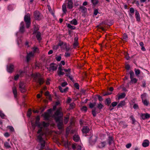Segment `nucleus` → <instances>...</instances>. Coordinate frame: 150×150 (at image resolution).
I'll list each match as a JSON object with an SVG mask.
<instances>
[{"label": "nucleus", "instance_id": "22", "mask_svg": "<svg viewBox=\"0 0 150 150\" xmlns=\"http://www.w3.org/2000/svg\"><path fill=\"white\" fill-rule=\"evenodd\" d=\"M108 143L110 145L114 143V141L112 137H109L108 139Z\"/></svg>", "mask_w": 150, "mask_h": 150}, {"label": "nucleus", "instance_id": "38", "mask_svg": "<svg viewBox=\"0 0 150 150\" xmlns=\"http://www.w3.org/2000/svg\"><path fill=\"white\" fill-rule=\"evenodd\" d=\"M0 116L2 119H5L6 117L5 115L1 111H0Z\"/></svg>", "mask_w": 150, "mask_h": 150}, {"label": "nucleus", "instance_id": "25", "mask_svg": "<svg viewBox=\"0 0 150 150\" xmlns=\"http://www.w3.org/2000/svg\"><path fill=\"white\" fill-rule=\"evenodd\" d=\"M105 145V142H101L99 144L98 147L99 148H101L104 147Z\"/></svg>", "mask_w": 150, "mask_h": 150}, {"label": "nucleus", "instance_id": "43", "mask_svg": "<svg viewBox=\"0 0 150 150\" xmlns=\"http://www.w3.org/2000/svg\"><path fill=\"white\" fill-rule=\"evenodd\" d=\"M122 38H123V39L124 40H127V39L128 38V37H127V35L126 34H124L123 35Z\"/></svg>", "mask_w": 150, "mask_h": 150}, {"label": "nucleus", "instance_id": "5", "mask_svg": "<svg viewBox=\"0 0 150 150\" xmlns=\"http://www.w3.org/2000/svg\"><path fill=\"white\" fill-rule=\"evenodd\" d=\"M24 20L26 23V27L28 28L30 25V15L28 14L25 16Z\"/></svg>", "mask_w": 150, "mask_h": 150}, {"label": "nucleus", "instance_id": "19", "mask_svg": "<svg viewBox=\"0 0 150 150\" xmlns=\"http://www.w3.org/2000/svg\"><path fill=\"white\" fill-rule=\"evenodd\" d=\"M68 1V6L69 8L71 9L73 8V3L72 0H67Z\"/></svg>", "mask_w": 150, "mask_h": 150}, {"label": "nucleus", "instance_id": "8", "mask_svg": "<svg viewBox=\"0 0 150 150\" xmlns=\"http://www.w3.org/2000/svg\"><path fill=\"white\" fill-rule=\"evenodd\" d=\"M58 66L57 64L54 63H52L50 64V67L47 68L48 70L50 71H54L57 70Z\"/></svg>", "mask_w": 150, "mask_h": 150}, {"label": "nucleus", "instance_id": "63", "mask_svg": "<svg viewBox=\"0 0 150 150\" xmlns=\"http://www.w3.org/2000/svg\"><path fill=\"white\" fill-rule=\"evenodd\" d=\"M71 70V69H64V70L65 72H70Z\"/></svg>", "mask_w": 150, "mask_h": 150}, {"label": "nucleus", "instance_id": "41", "mask_svg": "<svg viewBox=\"0 0 150 150\" xmlns=\"http://www.w3.org/2000/svg\"><path fill=\"white\" fill-rule=\"evenodd\" d=\"M31 110L30 109H29L27 113V115L28 117H30L31 114Z\"/></svg>", "mask_w": 150, "mask_h": 150}, {"label": "nucleus", "instance_id": "2", "mask_svg": "<svg viewBox=\"0 0 150 150\" xmlns=\"http://www.w3.org/2000/svg\"><path fill=\"white\" fill-rule=\"evenodd\" d=\"M44 134V133H42L39 134V135L38 136V139L40 144L37 145V147L39 150H42L45 148V142L42 138V136Z\"/></svg>", "mask_w": 150, "mask_h": 150}, {"label": "nucleus", "instance_id": "17", "mask_svg": "<svg viewBox=\"0 0 150 150\" xmlns=\"http://www.w3.org/2000/svg\"><path fill=\"white\" fill-rule=\"evenodd\" d=\"M20 31L21 33H23L24 31V23L22 22L21 23V27L20 29Z\"/></svg>", "mask_w": 150, "mask_h": 150}, {"label": "nucleus", "instance_id": "18", "mask_svg": "<svg viewBox=\"0 0 150 150\" xmlns=\"http://www.w3.org/2000/svg\"><path fill=\"white\" fill-rule=\"evenodd\" d=\"M43 116L45 120H48L50 117V115L48 112H45L43 115Z\"/></svg>", "mask_w": 150, "mask_h": 150}, {"label": "nucleus", "instance_id": "45", "mask_svg": "<svg viewBox=\"0 0 150 150\" xmlns=\"http://www.w3.org/2000/svg\"><path fill=\"white\" fill-rule=\"evenodd\" d=\"M67 27L71 29H74L75 28V27L73 26L70 24H68L67 25Z\"/></svg>", "mask_w": 150, "mask_h": 150}, {"label": "nucleus", "instance_id": "64", "mask_svg": "<svg viewBox=\"0 0 150 150\" xmlns=\"http://www.w3.org/2000/svg\"><path fill=\"white\" fill-rule=\"evenodd\" d=\"M133 108L134 109H137L138 108V106L137 104H134L133 106Z\"/></svg>", "mask_w": 150, "mask_h": 150}, {"label": "nucleus", "instance_id": "61", "mask_svg": "<svg viewBox=\"0 0 150 150\" xmlns=\"http://www.w3.org/2000/svg\"><path fill=\"white\" fill-rule=\"evenodd\" d=\"M19 73L20 74V76H22V74H23V73H24L25 72H24L22 71V70H20L19 71Z\"/></svg>", "mask_w": 150, "mask_h": 150}, {"label": "nucleus", "instance_id": "48", "mask_svg": "<svg viewBox=\"0 0 150 150\" xmlns=\"http://www.w3.org/2000/svg\"><path fill=\"white\" fill-rule=\"evenodd\" d=\"M55 59L57 61H60L61 59V56H59L56 57Z\"/></svg>", "mask_w": 150, "mask_h": 150}, {"label": "nucleus", "instance_id": "1", "mask_svg": "<svg viewBox=\"0 0 150 150\" xmlns=\"http://www.w3.org/2000/svg\"><path fill=\"white\" fill-rule=\"evenodd\" d=\"M61 108H59L55 113L54 115L56 121L58 122L57 127L59 129H62L63 127V122L62 120H61V117L63 115V114L61 112Z\"/></svg>", "mask_w": 150, "mask_h": 150}, {"label": "nucleus", "instance_id": "27", "mask_svg": "<svg viewBox=\"0 0 150 150\" xmlns=\"http://www.w3.org/2000/svg\"><path fill=\"white\" fill-rule=\"evenodd\" d=\"M143 104L145 106H147L149 105V101H148L146 99H145L142 101Z\"/></svg>", "mask_w": 150, "mask_h": 150}, {"label": "nucleus", "instance_id": "56", "mask_svg": "<svg viewBox=\"0 0 150 150\" xmlns=\"http://www.w3.org/2000/svg\"><path fill=\"white\" fill-rule=\"evenodd\" d=\"M67 84V82H64L62 83L61 84V86L63 87H65Z\"/></svg>", "mask_w": 150, "mask_h": 150}, {"label": "nucleus", "instance_id": "50", "mask_svg": "<svg viewBox=\"0 0 150 150\" xmlns=\"http://www.w3.org/2000/svg\"><path fill=\"white\" fill-rule=\"evenodd\" d=\"M96 105V103H90L89 104V107L90 108H93Z\"/></svg>", "mask_w": 150, "mask_h": 150}, {"label": "nucleus", "instance_id": "12", "mask_svg": "<svg viewBox=\"0 0 150 150\" xmlns=\"http://www.w3.org/2000/svg\"><path fill=\"white\" fill-rule=\"evenodd\" d=\"M141 117L142 119L144 120L150 117V115L147 113H142L141 114Z\"/></svg>", "mask_w": 150, "mask_h": 150}, {"label": "nucleus", "instance_id": "35", "mask_svg": "<svg viewBox=\"0 0 150 150\" xmlns=\"http://www.w3.org/2000/svg\"><path fill=\"white\" fill-rule=\"evenodd\" d=\"M131 79V81L133 83H136L137 81V79L136 78H132L130 79Z\"/></svg>", "mask_w": 150, "mask_h": 150}, {"label": "nucleus", "instance_id": "29", "mask_svg": "<svg viewBox=\"0 0 150 150\" xmlns=\"http://www.w3.org/2000/svg\"><path fill=\"white\" fill-rule=\"evenodd\" d=\"M80 8L81 9V12L83 13H85L87 11V8L84 6H81Z\"/></svg>", "mask_w": 150, "mask_h": 150}, {"label": "nucleus", "instance_id": "52", "mask_svg": "<svg viewBox=\"0 0 150 150\" xmlns=\"http://www.w3.org/2000/svg\"><path fill=\"white\" fill-rule=\"evenodd\" d=\"M92 3L94 5L98 3V1L97 0H91Z\"/></svg>", "mask_w": 150, "mask_h": 150}, {"label": "nucleus", "instance_id": "4", "mask_svg": "<svg viewBox=\"0 0 150 150\" xmlns=\"http://www.w3.org/2000/svg\"><path fill=\"white\" fill-rule=\"evenodd\" d=\"M33 77L35 81L41 85L44 82V80L39 73H36L33 74Z\"/></svg>", "mask_w": 150, "mask_h": 150}, {"label": "nucleus", "instance_id": "51", "mask_svg": "<svg viewBox=\"0 0 150 150\" xmlns=\"http://www.w3.org/2000/svg\"><path fill=\"white\" fill-rule=\"evenodd\" d=\"M92 113L94 117H95L96 115V110H93L92 111Z\"/></svg>", "mask_w": 150, "mask_h": 150}, {"label": "nucleus", "instance_id": "21", "mask_svg": "<svg viewBox=\"0 0 150 150\" xmlns=\"http://www.w3.org/2000/svg\"><path fill=\"white\" fill-rule=\"evenodd\" d=\"M59 89L61 92L63 93L67 92V91L68 88H63L62 87L59 86Z\"/></svg>", "mask_w": 150, "mask_h": 150}, {"label": "nucleus", "instance_id": "46", "mask_svg": "<svg viewBox=\"0 0 150 150\" xmlns=\"http://www.w3.org/2000/svg\"><path fill=\"white\" fill-rule=\"evenodd\" d=\"M69 117H65L64 120V122L65 123L67 124L69 121Z\"/></svg>", "mask_w": 150, "mask_h": 150}, {"label": "nucleus", "instance_id": "58", "mask_svg": "<svg viewBox=\"0 0 150 150\" xmlns=\"http://www.w3.org/2000/svg\"><path fill=\"white\" fill-rule=\"evenodd\" d=\"M98 13V10L97 9H95L94 10V14L95 16H96Z\"/></svg>", "mask_w": 150, "mask_h": 150}, {"label": "nucleus", "instance_id": "15", "mask_svg": "<svg viewBox=\"0 0 150 150\" xmlns=\"http://www.w3.org/2000/svg\"><path fill=\"white\" fill-rule=\"evenodd\" d=\"M135 18L136 19L137 21L139 22L140 21V15L139 12L137 11H136L135 12Z\"/></svg>", "mask_w": 150, "mask_h": 150}, {"label": "nucleus", "instance_id": "3", "mask_svg": "<svg viewBox=\"0 0 150 150\" xmlns=\"http://www.w3.org/2000/svg\"><path fill=\"white\" fill-rule=\"evenodd\" d=\"M35 124L38 127L40 128L38 132V134L44 133L42 131V129L43 127H46L49 126V124L48 122H42L41 123H40L39 121H35Z\"/></svg>", "mask_w": 150, "mask_h": 150}, {"label": "nucleus", "instance_id": "13", "mask_svg": "<svg viewBox=\"0 0 150 150\" xmlns=\"http://www.w3.org/2000/svg\"><path fill=\"white\" fill-rule=\"evenodd\" d=\"M72 147L74 150L75 149H76L77 150H81V146L76 144H73L72 145Z\"/></svg>", "mask_w": 150, "mask_h": 150}, {"label": "nucleus", "instance_id": "59", "mask_svg": "<svg viewBox=\"0 0 150 150\" xmlns=\"http://www.w3.org/2000/svg\"><path fill=\"white\" fill-rule=\"evenodd\" d=\"M19 75L18 74H17L15 76L14 78V79L16 81L17 80L18 78H19Z\"/></svg>", "mask_w": 150, "mask_h": 150}, {"label": "nucleus", "instance_id": "10", "mask_svg": "<svg viewBox=\"0 0 150 150\" xmlns=\"http://www.w3.org/2000/svg\"><path fill=\"white\" fill-rule=\"evenodd\" d=\"M34 54L32 52H30L29 53H27L26 56V60L27 62H28L30 60L34 57Z\"/></svg>", "mask_w": 150, "mask_h": 150}, {"label": "nucleus", "instance_id": "60", "mask_svg": "<svg viewBox=\"0 0 150 150\" xmlns=\"http://www.w3.org/2000/svg\"><path fill=\"white\" fill-rule=\"evenodd\" d=\"M75 87L77 89H79V85L78 83H76L74 84Z\"/></svg>", "mask_w": 150, "mask_h": 150}, {"label": "nucleus", "instance_id": "53", "mask_svg": "<svg viewBox=\"0 0 150 150\" xmlns=\"http://www.w3.org/2000/svg\"><path fill=\"white\" fill-rule=\"evenodd\" d=\"M117 102H113L112 103L111 105L112 107H114L116 106V105H117Z\"/></svg>", "mask_w": 150, "mask_h": 150}, {"label": "nucleus", "instance_id": "42", "mask_svg": "<svg viewBox=\"0 0 150 150\" xmlns=\"http://www.w3.org/2000/svg\"><path fill=\"white\" fill-rule=\"evenodd\" d=\"M75 104L74 103H72L70 104L69 108L70 109H73L75 106Z\"/></svg>", "mask_w": 150, "mask_h": 150}, {"label": "nucleus", "instance_id": "40", "mask_svg": "<svg viewBox=\"0 0 150 150\" xmlns=\"http://www.w3.org/2000/svg\"><path fill=\"white\" fill-rule=\"evenodd\" d=\"M129 74L130 75V79L134 78V72L132 71H130Z\"/></svg>", "mask_w": 150, "mask_h": 150}, {"label": "nucleus", "instance_id": "20", "mask_svg": "<svg viewBox=\"0 0 150 150\" xmlns=\"http://www.w3.org/2000/svg\"><path fill=\"white\" fill-rule=\"evenodd\" d=\"M89 131L88 127L87 126L84 127L82 129V131L83 133H87Z\"/></svg>", "mask_w": 150, "mask_h": 150}, {"label": "nucleus", "instance_id": "62", "mask_svg": "<svg viewBox=\"0 0 150 150\" xmlns=\"http://www.w3.org/2000/svg\"><path fill=\"white\" fill-rule=\"evenodd\" d=\"M4 135L6 137H8L10 136V134L8 132H6L4 133Z\"/></svg>", "mask_w": 150, "mask_h": 150}, {"label": "nucleus", "instance_id": "44", "mask_svg": "<svg viewBox=\"0 0 150 150\" xmlns=\"http://www.w3.org/2000/svg\"><path fill=\"white\" fill-rule=\"evenodd\" d=\"M125 58L127 60H128L129 59V54L127 52H126L125 54Z\"/></svg>", "mask_w": 150, "mask_h": 150}, {"label": "nucleus", "instance_id": "39", "mask_svg": "<svg viewBox=\"0 0 150 150\" xmlns=\"http://www.w3.org/2000/svg\"><path fill=\"white\" fill-rule=\"evenodd\" d=\"M71 23L75 25H76L77 24V22L76 20L75 19H73L71 21Z\"/></svg>", "mask_w": 150, "mask_h": 150}, {"label": "nucleus", "instance_id": "6", "mask_svg": "<svg viewBox=\"0 0 150 150\" xmlns=\"http://www.w3.org/2000/svg\"><path fill=\"white\" fill-rule=\"evenodd\" d=\"M38 29V28H37L36 27H35L33 34H35L37 40L38 41H40L41 39V34L40 32L37 31Z\"/></svg>", "mask_w": 150, "mask_h": 150}, {"label": "nucleus", "instance_id": "54", "mask_svg": "<svg viewBox=\"0 0 150 150\" xmlns=\"http://www.w3.org/2000/svg\"><path fill=\"white\" fill-rule=\"evenodd\" d=\"M132 146V144L131 143H129L126 145V147L127 148L129 149Z\"/></svg>", "mask_w": 150, "mask_h": 150}, {"label": "nucleus", "instance_id": "24", "mask_svg": "<svg viewBox=\"0 0 150 150\" xmlns=\"http://www.w3.org/2000/svg\"><path fill=\"white\" fill-rule=\"evenodd\" d=\"M33 51L32 52L35 55V54L36 53H39V49L36 47H34L32 48Z\"/></svg>", "mask_w": 150, "mask_h": 150}, {"label": "nucleus", "instance_id": "9", "mask_svg": "<svg viewBox=\"0 0 150 150\" xmlns=\"http://www.w3.org/2000/svg\"><path fill=\"white\" fill-rule=\"evenodd\" d=\"M34 18L36 20H40L42 18V16L40 13L38 11H35L34 13Z\"/></svg>", "mask_w": 150, "mask_h": 150}, {"label": "nucleus", "instance_id": "33", "mask_svg": "<svg viewBox=\"0 0 150 150\" xmlns=\"http://www.w3.org/2000/svg\"><path fill=\"white\" fill-rule=\"evenodd\" d=\"M62 9L64 13H66L67 12L66 6L65 4H63L62 6Z\"/></svg>", "mask_w": 150, "mask_h": 150}, {"label": "nucleus", "instance_id": "55", "mask_svg": "<svg viewBox=\"0 0 150 150\" xmlns=\"http://www.w3.org/2000/svg\"><path fill=\"white\" fill-rule=\"evenodd\" d=\"M77 39L76 38H75V41L74 42V45L75 46H76L78 45V42H77Z\"/></svg>", "mask_w": 150, "mask_h": 150}, {"label": "nucleus", "instance_id": "11", "mask_svg": "<svg viewBox=\"0 0 150 150\" xmlns=\"http://www.w3.org/2000/svg\"><path fill=\"white\" fill-rule=\"evenodd\" d=\"M14 68V65L12 64H10L7 67V70L8 72L11 73L13 72Z\"/></svg>", "mask_w": 150, "mask_h": 150}, {"label": "nucleus", "instance_id": "34", "mask_svg": "<svg viewBox=\"0 0 150 150\" xmlns=\"http://www.w3.org/2000/svg\"><path fill=\"white\" fill-rule=\"evenodd\" d=\"M135 74L136 76H138L140 73V71L139 69H134Z\"/></svg>", "mask_w": 150, "mask_h": 150}, {"label": "nucleus", "instance_id": "49", "mask_svg": "<svg viewBox=\"0 0 150 150\" xmlns=\"http://www.w3.org/2000/svg\"><path fill=\"white\" fill-rule=\"evenodd\" d=\"M129 11L131 13L133 14L134 11V8L132 7L130 8L129 9Z\"/></svg>", "mask_w": 150, "mask_h": 150}, {"label": "nucleus", "instance_id": "32", "mask_svg": "<svg viewBox=\"0 0 150 150\" xmlns=\"http://www.w3.org/2000/svg\"><path fill=\"white\" fill-rule=\"evenodd\" d=\"M111 101L110 98H108L106 99L105 102L106 105H109Z\"/></svg>", "mask_w": 150, "mask_h": 150}, {"label": "nucleus", "instance_id": "47", "mask_svg": "<svg viewBox=\"0 0 150 150\" xmlns=\"http://www.w3.org/2000/svg\"><path fill=\"white\" fill-rule=\"evenodd\" d=\"M57 72L58 74L60 76L61 75H63L64 74V73L62 71H58Z\"/></svg>", "mask_w": 150, "mask_h": 150}, {"label": "nucleus", "instance_id": "14", "mask_svg": "<svg viewBox=\"0 0 150 150\" xmlns=\"http://www.w3.org/2000/svg\"><path fill=\"white\" fill-rule=\"evenodd\" d=\"M149 142L147 139L144 140L142 143V145L144 147L148 146L149 145Z\"/></svg>", "mask_w": 150, "mask_h": 150}, {"label": "nucleus", "instance_id": "28", "mask_svg": "<svg viewBox=\"0 0 150 150\" xmlns=\"http://www.w3.org/2000/svg\"><path fill=\"white\" fill-rule=\"evenodd\" d=\"M125 96V94L124 93H122L120 95H119L118 99H119L124 98Z\"/></svg>", "mask_w": 150, "mask_h": 150}, {"label": "nucleus", "instance_id": "16", "mask_svg": "<svg viewBox=\"0 0 150 150\" xmlns=\"http://www.w3.org/2000/svg\"><path fill=\"white\" fill-rule=\"evenodd\" d=\"M13 92L15 98L17 97V91L16 87L15 86H14L12 88Z\"/></svg>", "mask_w": 150, "mask_h": 150}, {"label": "nucleus", "instance_id": "31", "mask_svg": "<svg viewBox=\"0 0 150 150\" xmlns=\"http://www.w3.org/2000/svg\"><path fill=\"white\" fill-rule=\"evenodd\" d=\"M4 146L6 148H10L11 147V146L9 143L6 142L4 144Z\"/></svg>", "mask_w": 150, "mask_h": 150}, {"label": "nucleus", "instance_id": "57", "mask_svg": "<svg viewBox=\"0 0 150 150\" xmlns=\"http://www.w3.org/2000/svg\"><path fill=\"white\" fill-rule=\"evenodd\" d=\"M82 110L84 111L85 112L87 110V108L86 107L84 106H83L81 109Z\"/></svg>", "mask_w": 150, "mask_h": 150}, {"label": "nucleus", "instance_id": "23", "mask_svg": "<svg viewBox=\"0 0 150 150\" xmlns=\"http://www.w3.org/2000/svg\"><path fill=\"white\" fill-rule=\"evenodd\" d=\"M125 104V101H121L117 105V107H122L124 106Z\"/></svg>", "mask_w": 150, "mask_h": 150}, {"label": "nucleus", "instance_id": "26", "mask_svg": "<svg viewBox=\"0 0 150 150\" xmlns=\"http://www.w3.org/2000/svg\"><path fill=\"white\" fill-rule=\"evenodd\" d=\"M74 140L76 142H78L79 139V137L78 135H74L73 137Z\"/></svg>", "mask_w": 150, "mask_h": 150}, {"label": "nucleus", "instance_id": "7", "mask_svg": "<svg viewBox=\"0 0 150 150\" xmlns=\"http://www.w3.org/2000/svg\"><path fill=\"white\" fill-rule=\"evenodd\" d=\"M19 89L21 93H23L26 91L25 84L22 82H20L19 84Z\"/></svg>", "mask_w": 150, "mask_h": 150}, {"label": "nucleus", "instance_id": "37", "mask_svg": "<svg viewBox=\"0 0 150 150\" xmlns=\"http://www.w3.org/2000/svg\"><path fill=\"white\" fill-rule=\"evenodd\" d=\"M7 128L9 129L11 132H14V129L12 126H8L7 127Z\"/></svg>", "mask_w": 150, "mask_h": 150}, {"label": "nucleus", "instance_id": "36", "mask_svg": "<svg viewBox=\"0 0 150 150\" xmlns=\"http://www.w3.org/2000/svg\"><path fill=\"white\" fill-rule=\"evenodd\" d=\"M103 107V105L100 103L98 104L97 108L99 109H101Z\"/></svg>", "mask_w": 150, "mask_h": 150}, {"label": "nucleus", "instance_id": "30", "mask_svg": "<svg viewBox=\"0 0 150 150\" xmlns=\"http://www.w3.org/2000/svg\"><path fill=\"white\" fill-rule=\"evenodd\" d=\"M147 95L146 93H144L143 94L141 95V97L142 99V101L145 99H146V97Z\"/></svg>", "mask_w": 150, "mask_h": 150}]
</instances>
